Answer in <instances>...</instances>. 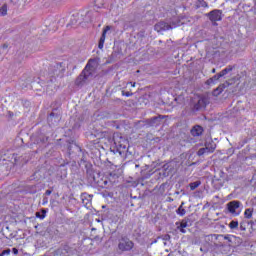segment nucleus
Returning a JSON list of instances; mask_svg holds the SVG:
<instances>
[{"instance_id":"473e14b6","label":"nucleus","mask_w":256,"mask_h":256,"mask_svg":"<svg viewBox=\"0 0 256 256\" xmlns=\"http://www.w3.org/2000/svg\"><path fill=\"white\" fill-rule=\"evenodd\" d=\"M51 193H53V191H51V190H46L45 195H51Z\"/></svg>"},{"instance_id":"39448f33","label":"nucleus","mask_w":256,"mask_h":256,"mask_svg":"<svg viewBox=\"0 0 256 256\" xmlns=\"http://www.w3.org/2000/svg\"><path fill=\"white\" fill-rule=\"evenodd\" d=\"M239 207H241V202L237 200H233L227 204V209L229 213H231L232 215H235V217L241 214V211H237Z\"/></svg>"},{"instance_id":"2f4dec72","label":"nucleus","mask_w":256,"mask_h":256,"mask_svg":"<svg viewBox=\"0 0 256 256\" xmlns=\"http://www.w3.org/2000/svg\"><path fill=\"white\" fill-rule=\"evenodd\" d=\"M12 253H14V255H18L19 254V250L17 248H13L12 249Z\"/></svg>"},{"instance_id":"0eeeda50","label":"nucleus","mask_w":256,"mask_h":256,"mask_svg":"<svg viewBox=\"0 0 256 256\" xmlns=\"http://www.w3.org/2000/svg\"><path fill=\"white\" fill-rule=\"evenodd\" d=\"M209 105V100L205 97H200L196 104H194V109L200 111V109H205Z\"/></svg>"},{"instance_id":"393cba45","label":"nucleus","mask_w":256,"mask_h":256,"mask_svg":"<svg viewBox=\"0 0 256 256\" xmlns=\"http://www.w3.org/2000/svg\"><path fill=\"white\" fill-rule=\"evenodd\" d=\"M240 230L241 231H247V226H246L245 222L240 223Z\"/></svg>"},{"instance_id":"aec40b11","label":"nucleus","mask_w":256,"mask_h":256,"mask_svg":"<svg viewBox=\"0 0 256 256\" xmlns=\"http://www.w3.org/2000/svg\"><path fill=\"white\" fill-rule=\"evenodd\" d=\"M46 215H47V210H45V209H42L41 212H36V217L38 219H44L46 217Z\"/></svg>"},{"instance_id":"5701e85b","label":"nucleus","mask_w":256,"mask_h":256,"mask_svg":"<svg viewBox=\"0 0 256 256\" xmlns=\"http://www.w3.org/2000/svg\"><path fill=\"white\" fill-rule=\"evenodd\" d=\"M230 229H237L239 227V222L237 221H231L229 224Z\"/></svg>"},{"instance_id":"6e6552de","label":"nucleus","mask_w":256,"mask_h":256,"mask_svg":"<svg viewBox=\"0 0 256 256\" xmlns=\"http://www.w3.org/2000/svg\"><path fill=\"white\" fill-rule=\"evenodd\" d=\"M114 143L119 149H127V141L123 137L114 136Z\"/></svg>"},{"instance_id":"423d86ee","label":"nucleus","mask_w":256,"mask_h":256,"mask_svg":"<svg viewBox=\"0 0 256 256\" xmlns=\"http://www.w3.org/2000/svg\"><path fill=\"white\" fill-rule=\"evenodd\" d=\"M63 73H65V66H63V63H58L52 68V75L54 77H61L63 76Z\"/></svg>"},{"instance_id":"cd10ccee","label":"nucleus","mask_w":256,"mask_h":256,"mask_svg":"<svg viewBox=\"0 0 256 256\" xmlns=\"http://www.w3.org/2000/svg\"><path fill=\"white\" fill-rule=\"evenodd\" d=\"M2 254L5 255H10L11 254V249H6L2 251Z\"/></svg>"},{"instance_id":"c756f323","label":"nucleus","mask_w":256,"mask_h":256,"mask_svg":"<svg viewBox=\"0 0 256 256\" xmlns=\"http://www.w3.org/2000/svg\"><path fill=\"white\" fill-rule=\"evenodd\" d=\"M7 115L9 117V119H13V117H15V114L11 111H8Z\"/></svg>"},{"instance_id":"2eb2a0df","label":"nucleus","mask_w":256,"mask_h":256,"mask_svg":"<svg viewBox=\"0 0 256 256\" xmlns=\"http://www.w3.org/2000/svg\"><path fill=\"white\" fill-rule=\"evenodd\" d=\"M245 219H251L253 217V208H247L244 212Z\"/></svg>"},{"instance_id":"a211bd4d","label":"nucleus","mask_w":256,"mask_h":256,"mask_svg":"<svg viewBox=\"0 0 256 256\" xmlns=\"http://www.w3.org/2000/svg\"><path fill=\"white\" fill-rule=\"evenodd\" d=\"M196 7L199 9L201 7L207 8L209 7V4L205 0H198L196 3Z\"/></svg>"},{"instance_id":"9d476101","label":"nucleus","mask_w":256,"mask_h":256,"mask_svg":"<svg viewBox=\"0 0 256 256\" xmlns=\"http://www.w3.org/2000/svg\"><path fill=\"white\" fill-rule=\"evenodd\" d=\"M204 145L209 153H214L215 149H217V144L213 140H207Z\"/></svg>"},{"instance_id":"bb28decb","label":"nucleus","mask_w":256,"mask_h":256,"mask_svg":"<svg viewBox=\"0 0 256 256\" xmlns=\"http://www.w3.org/2000/svg\"><path fill=\"white\" fill-rule=\"evenodd\" d=\"M220 77H221V74H220V73L214 75V76L212 77L214 83H215V81H219Z\"/></svg>"},{"instance_id":"f8f14e48","label":"nucleus","mask_w":256,"mask_h":256,"mask_svg":"<svg viewBox=\"0 0 256 256\" xmlns=\"http://www.w3.org/2000/svg\"><path fill=\"white\" fill-rule=\"evenodd\" d=\"M186 227H189V224H188L187 220L184 219V220H182V221L179 223V225L177 226V229H179V231H180L181 233H187V231L185 230Z\"/></svg>"},{"instance_id":"1a4fd4ad","label":"nucleus","mask_w":256,"mask_h":256,"mask_svg":"<svg viewBox=\"0 0 256 256\" xmlns=\"http://www.w3.org/2000/svg\"><path fill=\"white\" fill-rule=\"evenodd\" d=\"M111 31V26H106L103 31H102V35L100 37L99 43H98V48L103 49L104 45H105V39L107 37V32Z\"/></svg>"},{"instance_id":"4468645a","label":"nucleus","mask_w":256,"mask_h":256,"mask_svg":"<svg viewBox=\"0 0 256 256\" xmlns=\"http://www.w3.org/2000/svg\"><path fill=\"white\" fill-rule=\"evenodd\" d=\"M209 152L208 148L205 146L204 148H200L197 152L198 157H202V155H207Z\"/></svg>"},{"instance_id":"dca6fc26","label":"nucleus","mask_w":256,"mask_h":256,"mask_svg":"<svg viewBox=\"0 0 256 256\" xmlns=\"http://www.w3.org/2000/svg\"><path fill=\"white\" fill-rule=\"evenodd\" d=\"M231 71H233V66H228L220 72V76L225 77V75H227V73H231Z\"/></svg>"},{"instance_id":"f704fd0d","label":"nucleus","mask_w":256,"mask_h":256,"mask_svg":"<svg viewBox=\"0 0 256 256\" xmlns=\"http://www.w3.org/2000/svg\"><path fill=\"white\" fill-rule=\"evenodd\" d=\"M130 85H131L132 87H135V83H133V82H130Z\"/></svg>"},{"instance_id":"ddd939ff","label":"nucleus","mask_w":256,"mask_h":256,"mask_svg":"<svg viewBox=\"0 0 256 256\" xmlns=\"http://www.w3.org/2000/svg\"><path fill=\"white\" fill-rule=\"evenodd\" d=\"M184 205H185V202H181V205L176 210L177 215H179L180 217L185 216V214L187 213V210L183 208Z\"/></svg>"},{"instance_id":"f03ea898","label":"nucleus","mask_w":256,"mask_h":256,"mask_svg":"<svg viewBox=\"0 0 256 256\" xmlns=\"http://www.w3.org/2000/svg\"><path fill=\"white\" fill-rule=\"evenodd\" d=\"M91 62H89L85 69L81 72V74L77 77L76 81H75V85H77L78 87L83 85V83H85V81H87V79H89V77H91Z\"/></svg>"},{"instance_id":"6ab92c4d","label":"nucleus","mask_w":256,"mask_h":256,"mask_svg":"<svg viewBox=\"0 0 256 256\" xmlns=\"http://www.w3.org/2000/svg\"><path fill=\"white\" fill-rule=\"evenodd\" d=\"M201 185V181L192 182L189 184L191 191H195Z\"/></svg>"},{"instance_id":"4c0bfd02","label":"nucleus","mask_w":256,"mask_h":256,"mask_svg":"<svg viewBox=\"0 0 256 256\" xmlns=\"http://www.w3.org/2000/svg\"><path fill=\"white\" fill-rule=\"evenodd\" d=\"M0 256H5V255L3 254V252H1V253H0Z\"/></svg>"},{"instance_id":"412c9836","label":"nucleus","mask_w":256,"mask_h":256,"mask_svg":"<svg viewBox=\"0 0 256 256\" xmlns=\"http://www.w3.org/2000/svg\"><path fill=\"white\" fill-rule=\"evenodd\" d=\"M223 93V86H219L217 89L213 91L214 97H218V95H221Z\"/></svg>"},{"instance_id":"f257e3e1","label":"nucleus","mask_w":256,"mask_h":256,"mask_svg":"<svg viewBox=\"0 0 256 256\" xmlns=\"http://www.w3.org/2000/svg\"><path fill=\"white\" fill-rule=\"evenodd\" d=\"M181 23L177 20H173L170 24L167 22H158L155 24L154 29L157 31V33H161L162 31H169L171 29H175V27H179Z\"/></svg>"},{"instance_id":"9b49d317","label":"nucleus","mask_w":256,"mask_h":256,"mask_svg":"<svg viewBox=\"0 0 256 256\" xmlns=\"http://www.w3.org/2000/svg\"><path fill=\"white\" fill-rule=\"evenodd\" d=\"M191 135L193 137H199L201 135H203V127L197 125V126H194L192 129H191Z\"/></svg>"},{"instance_id":"c85d7f7f","label":"nucleus","mask_w":256,"mask_h":256,"mask_svg":"<svg viewBox=\"0 0 256 256\" xmlns=\"http://www.w3.org/2000/svg\"><path fill=\"white\" fill-rule=\"evenodd\" d=\"M122 95H124L125 97H131V95H133V93L122 91Z\"/></svg>"},{"instance_id":"20e7f679","label":"nucleus","mask_w":256,"mask_h":256,"mask_svg":"<svg viewBox=\"0 0 256 256\" xmlns=\"http://www.w3.org/2000/svg\"><path fill=\"white\" fill-rule=\"evenodd\" d=\"M206 15L210 19L212 25H217V21L223 19V12L221 10H212Z\"/></svg>"},{"instance_id":"7c9ffc66","label":"nucleus","mask_w":256,"mask_h":256,"mask_svg":"<svg viewBox=\"0 0 256 256\" xmlns=\"http://www.w3.org/2000/svg\"><path fill=\"white\" fill-rule=\"evenodd\" d=\"M206 83H207V85H211V84H213L215 82H214L213 78H210V79L207 80Z\"/></svg>"},{"instance_id":"a878e982","label":"nucleus","mask_w":256,"mask_h":256,"mask_svg":"<svg viewBox=\"0 0 256 256\" xmlns=\"http://www.w3.org/2000/svg\"><path fill=\"white\" fill-rule=\"evenodd\" d=\"M159 121V117H154L150 120V125H155Z\"/></svg>"},{"instance_id":"7ed1b4c3","label":"nucleus","mask_w":256,"mask_h":256,"mask_svg":"<svg viewBox=\"0 0 256 256\" xmlns=\"http://www.w3.org/2000/svg\"><path fill=\"white\" fill-rule=\"evenodd\" d=\"M133 247H134L133 241H131L127 237H122L121 239L118 240V249L122 253L125 251H131Z\"/></svg>"},{"instance_id":"72a5a7b5","label":"nucleus","mask_w":256,"mask_h":256,"mask_svg":"<svg viewBox=\"0 0 256 256\" xmlns=\"http://www.w3.org/2000/svg\"><path fill=\"white\" fill-rule=\"evenodd\" d=\"M7 47H8L7 44L3 45V49H7Z\"/></svg>"},{"instance_id":"4be33fe9","label":"nucleus","mask_w":256,"mask_h":256,"mask_svg":"<svg viewBox=\"0 0 256 256\" xmlns=\"http://www.w3.org/2000/svg\"><path fill=\"white\" fill-rule=\"evenodd\" d=\"M0 15L2 17H5V15H7V4H3L0 8Z\"/></svg>"},{"instance_id":"f3484780","label":"nucleus","mask_w":256,"mask_h":256,"mask_svg":"<svg viewBox=\"0 0 256 256\" xmlns=\"http://www.w3.org/2000/svg\"><path fill=\"white\" fill-rule=\"evenodd\" d=\"M231 71H233V66H228L220 72V76L225 77V75H227V73H231Z\"/></svg>"},{"instance_id":"e433bc0d","label":"nucleus","mask_w":256,"mask_h":256,"mask_svg":"<svg viewBox=\"0 0 256 256\" xmlns=\"http://www.w3.org/2000/svg\"><path fill=\"white\" fill-rule=\"evenodd\" d=\"M110 176H111V177H113V176L115 177V174H113V173H110Z\"/></svg>"},{"instance_id":"b1692460","label":"nucleus","mask_w":256,"mask_h":256,"mask_svg":"<svg viewBox=\"0 0 256 256\" xmlns=\"http://www.w3.org/2000/svg\"><path fill=\"white\" fill-rule=\"evenodd\" d=\"M8 3L11 5H19L21 3V0H8Z\"/></svg>"},{"instance_id":"c9c22d12","label":"nucleus","mask_w":256,"mask_h":256,"mask_svg":"<svg viewBox=\"0 0 256 256\" xmlns=\"http://www.w3.org/2000/svg\"><path fill=\"white\" fill-rule=\"evenodd\" d=\"M211 73H216V69L215 68L212 69Z\"/></svg>"}]
</instances>
